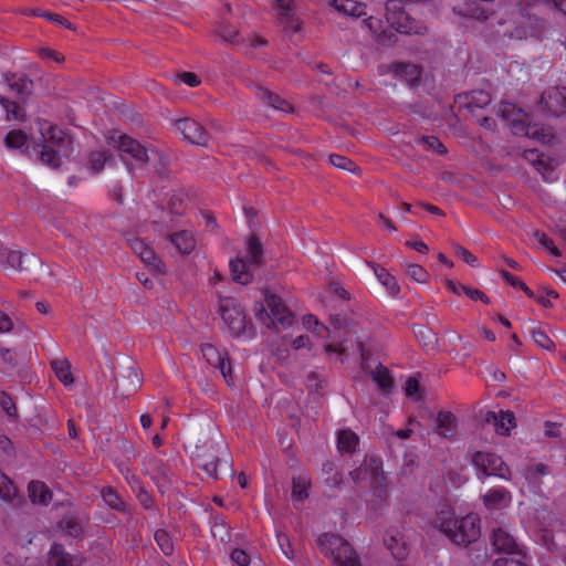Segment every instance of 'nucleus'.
I'll list each match as a JSON object with an SVG mask.
<instances>
[{
    "instance_id": "obj_36",
    "label": "nucleus",
    "mask_w": 566,
    "mask_h": 566,
    "mask_svg": "<svg viewBox=\"0 0 566 566\" xmlns=\"http://www.w3.org/2000/svg\"><path fill=\"white\" fill-rule=\"evenodd\" d=\"M211 534L216 539H218L222 543H227L231 539L229 526L222 518H220L218 516H214L212 518Z\"/></svg>"
},
{
    "instance_id": "obj_56",
    "label": "nucleus",
    "mask_w": 566,
    "mask_h": 566,
    "mask_svg": "<svg viewBox=\"0 0 566 566\" xmlns=\"http://www.w3.org/2000/svg\"><path fill=\"white\" fill-rule=\"evenodd\" d=\"M179 78L189 87H197L200 84V78L192 72H182L179 74Z\"/></svg>"
},
{
    "instance_id": "obj_33",
    "label": "nucleus",
    "mask_w": 566,
    "mask_h": 566,
    "mask_svg": "<svg viewBox=\"0 0 566 566\" xmlns=\"http://www.w3.org/2000/svg\"><path fill=\"white\" fill-rule=\"evenodd\" d=\"M51 367L61 382H63L64 385H70L73 382L71 365L67 360H65V359L52 360Z\"/></svg>"
},
{
    "instance_id": "obj_57",
    "label": "nucleus",
    "mask_w": 566,
    "mask_h": 566,
    "mask_svg": "<svg viewBox=\"0 0 566 566\" xmlns=\"http://www.w3.org/2000/svg\"><path fill=\"white\" fill-rule=\"evenodd\" d=\"M129 245L133 250V252L139 258L142 252L148 247L143 240L140 239H132L129 240Z\"/></svg>"
},
{
    "instance_id": "obj_2",
    "label": "nucleus",
    "mask_w": 566,
    "mask_h": 566,
    "mask_svg": "<svg viewBox=\"0 0 566 566\" xmlns=\"http://www.w3.org/2000/svg\"><path fill=\"white\" fill-rule=\"evenodd\" d=\"M428 524L457 545L467 546L476 541L481 533L480 521L476 515L468 514L461 518H455L454 512L450 507L436 512Z\"/></svg>"
},
{
    "instance_id": "obj_13",
    "label": "nucleus",
    "mask_w": 566,
    "mask_h": 566,
    "mask_svg": "<svg viewBox=\"0 0 566 566\" xmlns=\"http://www.w3.org/2000/svg\"><path fill=\"white\" fill-rule=\"evenodd\" d=\"M111 139L116 143L119 151L129 155L136 161L146 164L149 160L148 151L138 140L132 138L126 134L118 135L117 139L115 134L111 136Z\"/></svg>"
},
{
    "instance_id": "obj_26",
    "label": "nucleus",
    "mask_w": 566,
    "mask_h": 566,
    "mask_svg": "<svg viewBox=\"0 0 566 566\" xmlns=\"http://www.w3.org/2000/svg\"><path fill=\"white\" fill-rule=\"evenodd\" d=\"M376 277L381 283L382 286L386 287V290L391 295H397L400 293V286L396 280V277L390 274L384 266L371 263L370 264Z\"/></svg>"
},
{
    "instance_id": "obj_41",
    "label": "nucleus",
    "mask_w": 566,
    "mask_h": 566,
    "mask_svg": "<svg viewBox=\"0 0 566 566\" xmlns=\"http://www.w3.org/2000/svg\"><path fill=\"white\" fill-rule=\"evenodd\" d=\"M17 495V488L13 482L0 470V497L3 501H12Z\"/></svg>"
},
{
    "instance_id": "obj_32",
    "label": "nucleus",
    "mask_w": 566,
    "mask_h": 566,
    "mask_svg": "<svg viewBox=\"0 0 566 566\" xmlns=\"http://www.w3.org/2000/svg\"><path fill=\"white\" fill-rule=\"evenodd\" d=\"M195 461H196V465L198 468H200L201 470H203L209 478H211L213 480L218 479V458L217 457H214V455L206 457V455L197 454L195 458Z\"/></svg>"
},
{
    "instance_id": "obj_53",
    "label": "nucleus",
    "mask_w": 566,
    "mask_h": 566,
    "mask_svg": "<svg viewBox=\"0 0 566 566\" xmlns=\"http://www.w3.org/2000/svg\"><path fill=\"white\" fill-rule=\"evenodd\" d=\"M0 406L2 411L10 418L17 417V408L12 398L4 391L0 394Z\"/></svg>"
},
{
    "instance_id": "obj_50",
    "label": "nucleus",
    "mask_w": 566,
    "mask_h": 566,
    "mask_svg": "<svg viewBox=\"0 0 566 566\" xmlns=\"http://www.w3.org/2000/svg\"><path fill=\"white\" fill-rule=\"evenodd\" d=\"M454 254L472 268L479 266L478 258L460 244H453Z\"/></svg>"
},
{
    "instance_id": "obj_14",
    "label": "nucleus",
    "mask_w": 566,
    "mask_h": 566,
    "mask_svg": "<svg viewBox=\"0 0 566 566\" xmlns=\"http://www.w3.org/2000/svg\"><path fill=\"white\" fill-rule=\"evenodd\" d=\"M536 3L549 6L566 15V0H504L501 10L495 12V15L497 17L500 14L499 22L503 23L506 22L503 15L507 14L511 7L524 6L525 13H530L527 8Z\"/></svg>"
},
{
    "instance_id": "obj_5",
    "label": "nucleus",
    "mask_w": 566,
    "mask_h": 566,
    "mask_svg": "<svg viewBox=\"0 0 566 566\" xmlns=\"http://www.w3.org/2000/svg\"><path fill=\"white\" fill-rule=\"evenodd\" d=\"M499 112L507 120L511 132L516 136H526L543 144H549L554 139L551 130L544 126L530 124L521 117H515L522 111L511 103H501Z\"/></svg>"
},
{
    "instance_id": "obj_44",
    "label": "nucleus",
    "mask_w": 566,
    "mask_h": 566,
    "mask_svg": "<svg viewBox=\"0 0 566 566\" xmlns=\"http://www.w3.org/2000/svg\"><path fill=\"white\" fill-rule=\"evenodd\" d=\"M329 163L338 169L352 172H355L358 169L357 165L352 159L338 154H332L329 156Z\"/></svg>"
},
{
    "instance_id": "obj_45",
    "label": "nucleus",
    "mask_w": 566,
    "mask_h": 566,
    "mask_svg": "<svg viewBox=\"0 0 566 566\" xmlns=\"http://www.w3.org/2000/svg\"><path fill=\"white\" fill-rule=\"evenodd\" d=\"M533 340L542 348L552 350L555 348V343L548 337V335L541 328L534 327L531 332Z\"/></svg>"
},
{
    "instance_id": "obj_59",
    "label": "nucleus",
    "mask_w": 566,
    "mask_h": 566,
    "mask_svg": "<svg viewBox=\"0 0 566 566\" xmlns=\"http://www.w3.org/2000/svg\"><path fill=\"white\" fill-rule=\"evenodd\" d=\"M381 460L378 459V458H370V463H369V467H370V475L373 479H378V476L380 475V469H381Z\"/></svg>"
},
{
    "instance_id": "obj_48",
    "label": "nucleus",
    "mask_w": 566,
    "mask_h": 566,
    "mask_svg": "<svg viewBox=\"0 0 566 566\" xmlns=\"http://www.w3.org/2000/svg\"><path fill=\"white\" fill-rule=\"evenodd\" d=\"M29 256L25 254H22L20 251H8L7 253V263L10 268L17 271H23L27 268L24 266L25 260H28Z\"/></svg>"
},
{
    "instance_id": "obj_34",
    "label": "nucleus",
    "mask_w": 566,
    "mask_h": 566,
    "mask_svg": "<svg viewBox=\"0 0 566 566\" xmlns=\"http://www.w3.org/2000/svg\"><path fill=\"white\" fill-rule=\"evenodd\" d=\"M139 259L149 268V270L156 274H163L165 272V264L159 260L154 250L147 247L142 252Z\"/></svg>"
},
{
    "instance_id": "obj_15",
    "label": "nucleus",
    "mask_w": 566,
    "mask_h": 566,
    "mask_svg": "<svg viewBox=\"0 0 566 566\" xmlns=\"http://www.w3.org/2000/svg\"><path fill=\"white\" fill-rule=\"evenodd\" d=\"M482 500L489 511H500L511 504L512 496L506 488L494 486L483 494Z\"/></svg>"
},
{
    "instance_id": "obj_46",
    "label": "nucleus",
    "mask_w": 566,
    "mask_h": 566,
    "mask_svg": "<svg viewBox=\"0 0 566 566\" xmlns=\"http://www.w3.org/2000/svg\"><path fill=\"white\" fill-rule=\"evenodd\" d=\"M304 327L316 334L317 336H323L328 332V328L321 324L315 315L308 314L303 317Z\"/></svg>"
},
{
    "instance_id": "obj_22",
    "label": "nucleus",
    "mask_w": 566,
    "mask_h": 566,
    "mask_svg": "<svg viewBox=\"0 0 566 566\" xmlns=\"http://www.w3.org/2000/svg\"><path fill=\"white\" fill-rule=\"evenodd\" d=\"M229 266L235 282L245 285L252 281L253 274L251 270L253 268L249 266V263L244 259L237 258L231 260Z\"/></svg>"
},
{
    "instance_id": "obj_52",
    "label": "nucleus",
    "mask_w": 566,
    "mask_h": 566,
    "mask_svg": "<svg viewBox=\"0 0 566 566\" xmlns=\"http://www.w3.org/2000/svg\"><path fill=\"white\" fill-rule=\"evenodd\" d=\"M34 14L42 17L55 24L62 25L66 29H72V23L60 14L48 12V11H42V10L34 11Z\"/></svg>"
},
{
    "instance_id": "obj_1",
    "label": "nucleus",
    "mask_w": 566,
    "mask_h": 566,
    "mask_svg": "<svg viewBox=\"0 0 566 566\" xmlns=\"http://www.w3.org/2000/svg\"><path fill=\"white\" fill-rule=\"evenodd\" d=\"M363 23L370 31L375 41L382 45H390L396 41L395 32L402 34H423L427 32L426 25L407 13L399 0H388L386 2L385 21L369 15L364 19Z\"/></svg>"
},
{
    "instance_id": "obj_8",
    "label": "nucleus",
    "mask_w": 566,
    "mask_h": 566,
    "mask_svg": "<svg viewBox=\"0 0 566 566\" xmlns=\"http://www.w3.org/2000/svg\"><path fill=\"white\" fill-rule=\"evenodd\" d=\"M220 313L222 321L232 335L240 336L244 333L247 317L239 304L234 303L231 298H223L220 301Z\"/></svg>"
},
{
    "instance_id": "obj_27",
    "label": "nucleus",
    "mask_w": 566,
    "mask_h": 566,
    "mask_svg": "<svg viewBox=\"0 0 566 566\" xmlns=\"http://www.w3.org/2000/svg\"><path fill=\"white\" fill-rule=\"evenodd\" d=\"M259 91L261 98L273 109L280 111L284 114L293 112V106L289 101L282 98L277 94L270 92L268 88L260 87Z\"/></svg>"
},
{
    "instance_id": "obj_17",
    "label": "nucleus",
    "mask_w": 566,
    "mask_h": 566,
    "mask_svg": "<svg viewBox=\"0 0 566 566\" xmlns=\"http://www.w3.org/2000/svg\"><path fill=\"white\" fill-rule=\"evenodd\" d=\"M486 421L494 424L496 433L507 436L510 430L515 426V416L509 410H500L499 413L489 411L486 415Z\"/></svg>"
},
{
    "instance_id": "obj_43",
    "label": "nucleus",
    "mask_w": 566,
    "mask_h": 566,
    "mask_svg": "<svg viewBox=\"0 0 566 566\" xmlns=\"http://www.w3.org/2000/svg\"><path fill=\"white\" fill-rule=\"evenodd\" d=\"M108 158L109 156L105 150L92 151L88 158V168L92 170V172L97 174L104 168Z\"/></svg>"
},
{
    "instance_id": "obj_19",
    "label": "nucleus",
    "mask_w": 566,
    "mask_h": 566,
    "mask_svg": "<svg viewBox=\"0 0 566 566\" xmlns=\"http://www.w3.org/2000/svg\"><path fill=\"white\" fill-rule=\"evenodd\" d=\"M457 417L451 411H439L436 420V432L442 438H452L457 433Z\"/></svg>"
},
{
    "instance_id": "obj_25",
    "label": "nucleus",
    "mask_w": 566,
    "mask_h": 566,
    "mask_svg": "<svg viewBox=\"0 0 566 566\" xmlns=\"http://www.w3.org/2000/svg\"><path fill=\"white\" fill-rule=\"evenodd\" d=\"M262 243L256 235H251L247 242V256L244 260L249 263V266L258 269L262 265Z\"/></svg>"
},
{
    "instance_id": "obj_37",
    "label": "nucleus",
    "mask_w": 566,
    "mask_h": 566,
    "mask_svg": "<svg viewBox=\"0 0 566 566\" xmlns=\"http://www.w3.org/2000/svg\"><path fill=\"white\" fill-rule=\"evenodd\" d=\"M102 497L104 502L113 510L124 512L126 510L125 503L112 486L103 488Z\"/></svg>"
},
{
    "instance_id": "obj_28",
    "label": "nucleus",
    "mask_w": 566,
    "mask_h": 566,
    "mask_svg": "<svg viewBox=\"0 0 566 566\" xmlns=\"http://www.w3.org/2000/svg\"><path fill=\"white\" fill-rule=\"evenodd\" d=\"M311 479L305 474L293 476L292 479V500L296 506L297 502H303L308 497Z\"/></svg>"
},
{
    "instance_id": "obj_54",
    "label": "nucleus",
    "mask_w": 566,
    "mask_h": 566,
    "mask_svg": "<svg viewBox=\"0 0 566 566\" xmlns=\"http://www.w3.org/2000/svg\"><path fill=\"white\" fill-rule=\"evenodd\" d=\"M230 558L238 566H249L250 565V556L243 549H239V548L233 549L230 555Z\"/></svg>"
},
{
    "instance_id": "obj_12",
    "label": "nucleus",
    "mask_w": 566,
    "mask_h": 566,
    "mask_svg": "<svg viewBox=\"0 0 566 566\" xmlns=\"http://www.w3.org/2000/svg\"><path fill=\"white\" fill-rule=\"evenodd\" d=\"M539 106L553 116L566 115V87H553L543 92Z\"/></svg>"
},
{
    "instance_id": "obj_29",
    "label": "nucleus",
    "mask_w": 566,
    "mask_h": 566,
    "mask_svg": "<svg viewBox=\"0 0 566 566\" xmlns=\"http://www.w3.org/2000/svg\"><path fill=\"white\" fill-rule=\"evenodd\" d=\"M7 82L10 90L19 96L27 95L32 87V81L24 74L7 76Z\"/></svg>"
},
{
    "instance_id": "obj_3",
    "label": "nucleus",
    "mask_w": 566,
    "mask_h": 566,
    "mask_svg": "<svg viewBox=\"0 0 566 566\" xmlns=\"http://www.w3.org/2000/svg\"><path fill=\"white\" fill-rule=\"evenodd\" d=\"M265 305L263 303H255L254 312L255 317L269 328L290 327L294 322L292 312L284 304L282 298L270 292L264 296Z\"/></svg>"
},
{
    "instance_id": "obj_55",
    "label": "nucleus",
    "mask_w": 566,
    "mask_h": 566,
    "mask_svg": "<svg viewBox=\"0 0 566 566\" xmlns=\"http://www.w3.org/2000/svg\"><path fill=\"white\" fill-rule=\"evenodd\" d=\"M500 274L503 277V280L512 287L520 290L521 286H524V282L520 280L517 276L510 273L509 271L501 270Z\"/></svg>"
},
{
    "instance_id": "obj_49",
    "label": "nucleus",
    "mask_w": 566,
    "mask_h": 566,
    "mask_svg": "<svg viewBox=\"0 0 566 566\" xmlns=\"http://www.w3.org/2000/svg\"><path fill=\"white\" fill-rule=\"evenodd\" d=\"M420 144H422L427 150H433L440 155L447 153V148L436 136H423L420 138Z\"/></svg>"
},
{
    "instance_id": "obj_20",
    "label": "nucleus",
    "mask_w": 566,
    "mask_h": 566,
    "mask_svg": "<svg viewBox=\"0 0 566 566\" xmlns=\"http://www.w3.org/2000/svg\"><path fill=\"white\" fill-rule=\"evenodd\" d=\"M169 240L181 254H190L196 248V239L188 230L169 234Z\"/></svg>"
},
{
    "instance_id": "obj_61",
    "label": "nucleus",
    "mask_w": 566,
    "mask_h": 566,
    "mask_svg": "<svg viewBox=\"0 0 566 566\" xmlns=\"http://www.w3.org/2000/svg\"><path fill=\"white\" fill-rule=\"evenodd\" d=\"M406 245L419 253H427L429 251V247L422 240L407 241Z\"/></svg>"
},
{
    "instance_id": "obj_60",
    "label": "nucleus",
    "mask_w": 566,
    "mask_h": 566,
    "mask_svg": "<svg viewBox=\"0 0 566 566\" xmlns=\"http://www.w3.org/2000/svg\"><path fill=\"white\" fill-rule=\"evenodd\" d=\"M419 382L415 378H409L406 382V395L408 397L415 396L419 391Z\"/></svg>"
},
{
    "instance_id": "obj_21",
    "label": "nucleus",
    "mask_w": 566,
    "mask_h": 566,
    "mask_svg": "<svg viewBox=\"0 0 566 566\" xmlns=\"http://www.w3.org/2000/svg\"><path fill=\"white\" fill-rule=\"evenodd\" d=\"M49 554L51 566H80L77 558L66 553L63 545L59 543L51 545Z\"/></svg>"
},
{
    "instance_id": "obj_39",
    "label": "nucleus",
    "mask_w": 566,
    "mask_h": 566,
    "mask_svg": "<svg viewBox=\"0 0 566 566\" xmlns=\"http://www.w3.org/2000/svg\"><path fill=\"white\" fill-rule=\"evenodd\" d=\"M373 379L384 391L392 388V377L390 376L389 370L382 365H379L373 373Z\"/></svg>"
},
{
    "instance_id": "obj_9",
    "label": "nucleus",
    "mask_w": 566,
    "mask_h": 566,
    "mask_svg": "<svg viewBox=\"0 0 566 566\" xmlns=\"http://www.w3.org/2000/svg\"><path fill=\"white\" fill-rule=\"evenodd\" d=\"M201 353L208 364L221 373L228 386H233L232 366L228 353L212 344H203Z\"/></svg>"
},
{
    "instance_id": "obj_42",
    "label": "nucleus",
    "mask_w": 566,
    "mask_h": 566,
    "mask_svg": "<svg viewBox=\"0 0 566 566\" xmlns=\"http://www.w3.org/2000/svg\"><path fill=\"white\" fill-rule=\"evenodd\" d=\"M27 135L22 130H10L4 137V145L10 149H19L27 144Z\"/></svg>"
},
{
    "instance_id": "obj_11",
    "label": "nucleus",
    "mask_w": 566,
    "mask_h": 566,
    "mask_svg": "<svg viewBox=\"0 0 566 566\" xmlns=\"http://www.w3.org/2000/svg\"><path fill=\"white\" fill-rule=\"evenodd\" d=\"M491 542L494 549L499 553L524 556L523 545L517 542L516 537L506 525L493 530Z\"/></svg>"
},
{
    "instance_id": "obj_64",
    "label": "nucleus",
    "mask_w": 566,
    "mask_h": 566,
    "mask_svg": "<svg viewBox=\"0 0 566 566\" xmlns=\"http://www.w3.org/2000/svg\"><path fill=\"white\" fill-rule=\"evenodd\" d=\"M535 238L537 239L538 243H541L545 249L553 247L554 241L547 237L544 232L537 231L535 233Z\"/></svg>"
},
{
    "instance_id": "obj_63",
    "label": "nucleus",
    "mask_w": 566,
    "mask_h": 566,
    "mask_svg": "<svg viewBox=\"0 0 566 566\" xmlns=\"http://www.w3.org/2000/svg\"><path fill=\"white\" fill-rule=\"evenodd\" d=\"M310 346V337L306 335H300L292 342L294 349H302Z\"/></svg>"
},
{
    "instance_id": "obj_4",
    "label": "nucleus",
    "mask_w": 566,
    "mask_h": 566,
    "mask_svg": "<svg viewBox=\"0 0 566 566\" xmlns=\"http://www.w3.org/2000/svg\"><path fill=\"white\" fill-rule=\"evenodd\" d=\"M317 545L332 559L334 566H361L354 547L339 535L323 533L317 538Z\"/></svg>"
},
{
    "instance_id": "obj_31",
    "label": "nucleus",
    "mask_w": 566,
    "mask_h": 566,
    "mask_svg": "<svg viewBox=\"0 0 566 566\" xmlns=\"http://www.w3.org/2000/svg\"><path fill=\"white\" fill-rule=\"evenodd\" d=\"M522 157L528 161L539 174L545 176L546 171L549 170L547 163L544 159V155L537 149H525L522 153Z\"/></svg>"
},
{
    "instance_id": "obj_24",
    "label": "nucleus",
    "mask_w": 566,
    "mask_h": 566,
    "mask_svg": "<svg viewBox=\"0 0 566 566\" xmlns=\"http://www.w3.org/2000/svg\"><path fill=\"white\" fill-rule=\"evenodd\" d=\"M396 76L403 78L408 85L412 86L420 82L421 69L418 65L409 63H397L394 65Z\"/></svg>"
},
{
    "instance_id": "obj_7",
    "label": "nucleus",
    "mask_w": 566,
    "mask_h": 566,
    "mask_svg": "<svg viewBox=\"0 0 566 566\" xmlns=\"http://www.w3.org/2000/svg\"><path fill=\"white\" fill-rule=\"evenodd\" d=\"M474 467L486 476H497L504 480L509 479L510 470L501 457L491 453L478 451L472 457Z\"/></svg>"
},
{
    "instance_id": "obj_30",
    "label": "nucleus",
    "mask_w": 566,
    "mask_h": 566,
    "mask_svg": "<svg viewBox=\"0 0 566 566\" xmlns=\"http://www.w3.org/2000/svg\"><path fill=\"white\" fill-rule=\"evenodd\" d=\"M359 442L358 436L349 430L345 429L339 431L337 437V448L342 452H352L355 450Z\"/></svg>"
},
{
    "instance_id": "obj_23",
    "label": "nucleus",
    "mask_w": 566,
    "mask_h": 566,
    "mask_svg": "<svg viewBox=\"0 0 566 566\" xmlns=\"http://www.w3.org/2000/svg\"><path fill=\"white\" fill-rule=\"evenodd\" d=\"M29 497L33 504L48 505L52 500V492L41 481H31L28 486Z\"/></svg>"
},
{
    "instance_id": "obj_47",
    "label": "nucleus",
    "mask_w": 566,
    "mask_h": 566,
    "mask_svg": "<svg viewBox=\"0 0 566 566\" xmlns=\"http://www.w3.org/2000/svg\"><path fill=\"white\" fill-rule=\"evenodd\" d=\"M406 273L415 282L423 283V284L429 282L430 275H429L428 271L419 264H409L407 266Z\"/></svg>"
},
{
    "instance_id": "obj_38",
    "label": "nucleus",
    "mask_w": 566,
    "mask_h": 566,
    "mask_svg": "<svg viewBox=\"0 0 566 566\" xmlns=\"http://www.w3.org/2000/svg\"><path fill=\"white\" fill-rule=\"evenodd\" d=\"M59 528L65 533L66 535L73 537V538H80L83 535V527L78 523L77 520H75L72 516L64 517L59 522Z\"/></svg>"
},
{
    "instance_id": "obj_10",
    "label": "nucleus",
    "mask_w": 566,
    "mask_h": 566,
    "mask_svg": "<svg viewBox=\"0 0 566 566\" xmlns=\"http://www.w3.org/2000/svg\"><path fill=\"white\" fill-rule=\"evenodd\" d=\"M176 132L182 135V138L190 144L207 146L210 135L207 129L197 120L186 117L177 119L175 123Z\"/></svg>"
},
{
    "instance_id": "obj_6",
    "label": "nucleus",
    "mask_w": 566,
    "mask_h": 566,
    "mask_svg": "<svg viewBox=\"0 0 566 566\" xmlns=\"http://www.w3.org/2000/svg\"><path fill=\"white\" fill-rule=\"evenodd\" d=\"M39 126L44 142L40 151V160L46 166L56 168L61 164V158L54 147H62L67 142V136L62 129L46 120L40 122Z\"/></svg>"
},
{
    "instance_id": "obj_58",
    "label": "nucleus",
    "mask_w": 566,
    "mask_h": 566,
    "mask_svg": "<svg viewBox=\"0 0 566 566\" xmlns=\"http://www.w3.org/2000/svg\"><path fill=\"white\" fill-rule=\"evenodd\" d=\"M12 326L13 324L11 318L6 313L0 311V333L10 332Z\"/></svg>"
},
{
    "instance_id": "obj_16",
    "label": "nucleus",
    "mask_w": 566,
    "mask_h": 566,
    "mask_svg": "<svg viewBox=\"0 0 566 566\" xmlns=\"http://www.w3.org/2000/svg\"><path fill=\"white\" fill-rule=\"evenodd\" d=\"M384 544L398 560L405 559L409 554L408 544L397 528H390L386 532Z\"/></svg>"
},
{
    "instance_id": "obj_35",
    "label": "nucleus",
    "mask_w": 566,
    "mask_h": 566,
    "mask_svg": "<svg viewBox=\"0 0 566 566\" xmlns=\"http://www.w3.org/2000/svg\"><path fill=\"white\" fill-rule=\"evenodd\" d=\"M154 539L156 544L158 545L159 549L164 553L166 556H171L174 554L175 547L174 542L169 533L164 530L159 528L154 534Z\"/></svg>"
},
{
    "instance_id": "obj_62",
    "label": "nucleus",
    "mask_w": 566,
    "mask_h": 566,
    "mask_svg": "<svg viewBox=\"0 0 566 566\" xmlns=\"http://www.w3.org/2000/svg\"><path fill=\"white\" fill-rule=\"evenodd\" d=\"M124 476L133 490L140 489V480L136 474L132 473L128 469H126Z\"/></svg>"
},
{
    "instance_id": "obj_51",
    "label": "nucleus",
    "mask_w": 566,
    "mask_h": 566,
    "mask_svg": "<svg viewBox=\"0 0 566 566\" xmlns=\"http://www.w3.org/2000/svg\"><path fill=\"white\" fill-rule=\"evenodd\" d=\"M0 104L7 112L8 116H11L14 119H21L23 114L21 107L13 101H10L6 97H0Z\"/></svg>"
},
{
    "instance_id": "obj_40",
    "label": "nucleus",
    "mask_w": 566,
    "mask_h": 566,
    "mask_svg": "<svg viewBox=\"0 0 566 566\" xmlns=\"http://www.w3.org/2000/svg\"><path fill=\"white\" fill-rule=\"evenodd\" d=\"M468 107L472 111L473 108H483L491 103V96L484 91H473L467 95Z\"/></svg>"
},
{
    "instance_id": "obj_18",
    "label": "nucleus",
    "mask_w": 566,
    "mask_h": 566,
    "mask_svg": "<svg viewBox=\"0 0 566 566\" xmlns=\"http://www.w3.org/2000/svg\"><path fill=\"white\" fill-rule=\"evenodd\" d=\"M328 4L337 12L353 18L367 15L366 4L355 0H328Z\"/></svg>"
}]
</instances>
